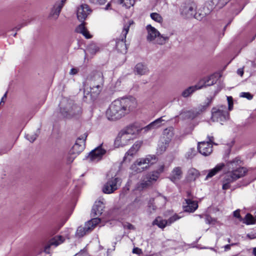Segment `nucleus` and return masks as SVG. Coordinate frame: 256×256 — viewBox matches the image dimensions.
<instances>
[{"label": "nucleus", "mask_w": 256, "mask_h": 256, "mask_svg": "<svg viewBox=\"0 0 256 256\" xmlns=\"http://www.w3.org/2000/svg\"><path fill=\"white\" fill-rule=\"evenodd\" d=\"M76 32L82 34L86 38H90L92 37L91 35L89 34V32L88 31L83 24L78 26L76 28Z\"/></svg>", "instance_id": "obj_30"}, {"label": "nucleus", "mask_w": 256, "mask_h": 256, "mask_svg": "<svg viewBox=\"0 0 256 256\" xmlns=\"http://www.w3.org/2000/svg\"><path fill=\"white\" fill-rule=\"evenodd\" d=\"M6 94H7V92H6L4 94V96H2V100H1V101L0 102V104L2 102H4L3 100L4 98H6Z\"/></svg>", "instance_id": "obj_59"}, {"label": "nucleus", "mask_w": 256, "mask_h": 256, "mask_svg": "<svg viewBox=\"0 0 256 256\" xmlns=\"http://www.w3.org/2000/svg\"><path fill=\"white\" fill-rule=\"evenodd\" d=\"M196 6L194 4H188L182 6L181 10V14L187 18L194 16L198 20H200L204 17L208 13V12H201L200 13L198 12H196Z\"/></svg>", "instance_id": "obj_8"}, {"label": "nucleus", "mask_w": 256, "mask_h": 256, "mask_svg": "<svg viewBox=\"0 0 256 256\" xmlns=\"http://www.w3.org/2000/svg\"><path fill=\"white\" fill-rule=\"evenodd\" d=\"M242 162L239 157H236L226 164L228 170H239V168H244L242 166Z\"/></svg>", "instance_id": "obj_23"}, {"label": "nucleus", "mask_w": 256, "mask_h": 256, "mask_svg": "<svg viewBox=\"0 0 256 256\" xmlns=\"http://www.w3.org/2000/svg\"><path fill=\"white\" fill-rule=\"evenodd\" d=\"M234 244H226V245L224 246V251L225 252L228 251V250H230V249L231 246H234Z\"/></svg>", "instance_id": "obj_54"}, {"label": "nucleus", "mask_w": 256, "mask_h": 256, "mask_svg": "<svg viewBox=\"0 0 256 256\" xmlns=\"http://www.w3.org/2000/svg\"><path fill=\"white\" fill-rule=\"evenodd\" d=\"M132 140L133 139L132 138L121 130L114 141V146L118 148L124 146L129 144Z\"/></svg>", "instance_id": "obj_14"}, {"label": "nucleus", "mask_w": 256, "mask_h": 256, "mask_svg": "<svg viewBox=\"0 0 256 256\" xmlns=\"http://www.w3.org/2000/svg\"><path fill=\"white\" fill-rule=\"evenodd\" d=\"M240 210H237L234 212V216L239 219L240 220L242 221V219L240 216Z\"/></svg>", "instance_id": "obj_48"}, {"label": "nucleus", "mask_w": 256, "mask_h": 256, "mask_svg": "<svg viewBox=\"0 0 256 256\" xmlns=\"http://www.w3.org/2000/svg\"><path fill=\"white\" fill-rule=\"evenodd\" d=\"M92 12V9L88 4H82L77 8L76 16L80 22H84Z\"/></svg>", "instance_id": "obj_15"}, {"label": "nucleus", "mask_w": 256, "mask_h": 256, "mask_svg": "<svg viewBox=\"0 0 256 256\" xmlns=\"http://www.w3.org/2000/svg\"><path fill=\"white\" fill-rule=\"evenodd\" d=\"M199 176L198 171L195 168H190L188 172V178L190 180H195Z\"/></svg>", "instance_id": "obj_33"}, {"label": "nucleus", "mask_w": 256, "mask_h": 256, "mask_svg": "<svg viewBox=\"0 0 256 256\" xmlns=\"http://www.w3.org/2000/svg\"><path fill=\"white\" fill-rule=\"evenodd\" d=\"M243 223L246 224H255V220L252 216L250 214H248L245 218L242 220Z\"/></svg>", "instance_id": "obj_36"}, {"label": "nucleus", "mask_w": 256, "mask_h": 256, "mask_svg": "<svg viewBox=\"0 0 256 256\" xmlns=\"http://www.w3.org/2000/svg\"><path fill=\"white\" fill-rule=\"evenodd\" d=\"M150 16L152 19L155 22L160 24H162L163 22V18L159 14L156 12H152L150 14Z\"/></svg>", "instance_id": "obj_38"}, {"label": "nucleus", "mask_w": 256, "mask_h": 256, "mask_svg": "<svg viewBox=\"0 0 256 256\" xmlns=\"http://www.w3.org/2000/svg\"><path fill=\"white\" fill-rule=\"evenodd\" d=\"M156 162V157L148 156L146 158L138 159L130 166L133 172L139 173L148 169L150 166Z\"/></svg>", "instance_id": "obj_4"}, {"label": "nucleus", "mask_w": 256, "mask_h": 256, "mask_svg": "<svg viewBox=\"0 0 256 256\" xmlns=\"http://www.w3.org/2000/svg\"><path fill=\"white\" fill-rule=\"evenodd\" d=\"M74 256H90L85 250H80L78 253L76 254Z\"/></svg>", "instance_id": "obj_50"}, {"label": "nucleus", "mask_w": 256, "mask_h": 256, "mask_svg": "<svg viewBox=\"0 0 256 256\" xmlns=\"http://www.w3.org/2000/svg\"><path fill=\"white\" fill-rule=\"evenodd\" d=\"M154 182L150 178H146V176L144 178L140 183V186L142 188H146L152 184Z\"/></svg>", "instance_id": "obj_39"}, {"label": "nucleus", "mask_w": 256, "mask_h": 256, "mask_svg": "<svg viewBox=\"0 0 256 256\" xmlns=\"http://www.w3.org/2000/svg\"><path fill=\"white\" fill-rule=\"evenodd\" d=\"M253 254L254 256H256V248H254L253 250Z\"/></svg>", "instance_id": "obj_61"}, {"label": "nucleus", "mask_w": 256, "mask_h": 256, "mask_svg": "<svg viewBox=\"0 0 256 256\" xmlns=\"http://www.w3.org/2000/svg\"><path fill=\"white\" fill-rule=\"evenodd\" d=\"M237 74L240 76H243V74H244V70H243V68H238L237 70Z\"/></svg>", "instance_id": "obj_56"}, {"label": "nucleus", "mask_w": 256, "mask_h": 256, "mask_svg": "<svg viewBox=\"0 0 256 256\" xmlns=\"http://www.w3.org/2000/svg\"><path fill=\"white\" fill-rule=\"evenodd\" d=\"M205 222L206 224H215L217 221L216 219L212 218L209 216H206L205 218Z\"/></svg>", "instance_id": "obj_41"}, {"label": "nucleus", "mask_w": 256, "mask_h": 256, "mask_svg": "<svg viewBox=\"0 0 256 256\" xmlns=\"http://www.w3.org/2000/svg\"><path fill=\"white\" fill-rule=\"evenodd\" d=\"M134 71L136 74L140 76L146 74L148 72L147 66L141 62L136 65Z\"/></svg>", "instance_id": "obj_26"}, {"label": "nucleus", "mask_w": 256, "mask_h": 256, "mask_svg": "<svg viewBox=\"0 0 256 256\" xmlns=\"http://www.w3.org/2000/svg\"><path fill=\"white\" fill-rule=\"evenodd\" d=\"M180 217L177 214H174L171 216L168 220H167L168 224L170 225L175 221L180 219Z\"/></svg>", "instance_id": "obj_42"}, {"label": "nucleus", "mask_w": 256, "mask_h": 256, "mask_svg": "<svg viewBox=\"0 0 256 256\" xmlns=\"http://www.w3.org/2000/svg\"><path fill=\"white\" fill-rule=\"evenodd\" d=\"M110 6V4H109V3H108V4L106 5V7L105 8V10H108V7H109Z\"/></svg>", "instance_id": "obj_62"}, {"label": "nucleus", "mask_w": 256, "mask_h": 256, "mask_svg": "<svg viewBox=\"0 0 256 256\" xmlns=\"http://www.w3.org/2000/svg\"><path fill=\"white\" fill-rule=\"evenodd\" d=\"M122 181L120 178L114 176L107 178L106 182L104 184L102 190L106 194H111L114 193L120 186Z\"/></svg>", "instance_id": "obj_9"}, {"label": "nucleus", "mask_w": 256, "mask_h": 256, "mask_svg": "<svg viewBox=\"0 0 256 256\" xmlns=\"http://www.w3.org/2000/svg\"><path fill=\"white\" fill-rule=\"evenodd\" d=\"M163 134L166 136V140H164V142H162V144H159L158 145L159 149L162 152L165 151L168 146L169 142L174 136V128L172 127H169L164 129Z\"/></svg>", "instance_id": "obj_16"}, {"label": "nucleus", "mask_w": 256, "mask_h": 256, "mask_svg": "<svg viewBox=\"0 0 256 256\" xmlns=\"http://www.w3.org/2000/svg\"><path fill=\"white\" fill-rule=\"evenodd\" d=\"M112 1L122 4L123 6L126 8H130L133 6L135 2L134 0H112Z\"/></svg>", "instance_id": "obj_32"}, {"label": "nucleus", "mask_w": 256, "mask_h": 256, "mask_svg": "<svg viewBox=\"0 0 256 256\" xmlns=\"http://www.w3.org/2000/svg\"><path fill=\"white\" fill-rule=\"evenodd\" d=\"M61 113L64 117H68V111H64L61 110Z\"/></svg>", "instance_id": "obj_57"}, {"label": "nucleus", "mask_w": 256, "mask_h": 256, "mask_svg": "<svg viewBox=\"0 0 256 256\" xmlns=\"http://www.w3.org/2000/svg\"><path fill=\"white\" fill-rule=\"evenodd\" d=\"M26 138L30 142H34L36 139V138H37V135L35 134H27L25 136Z\"/></svg>", "instance_id": "obj_44"}, {"label": "nucleus", "mask_w": 256, "mask_h": 256, "mask_svg": "<svg viewBox=\"0 0 256 256\" xmlns=\"http://www.w3.org/2000/svg\"><path fill=\"white\" fill-rule=\"evenodd\" d=\"M122 130L132 139L135 138L140 132V128L135 124L130 125Z\"/></svg>", "instance_id": "obj_21"}, {"label": "nucleus", "mask_w": 256, "mask_h": 256, "mask_svg": "<svg viewBox=\"0 0 256 256\" xmlns=\"http://www.w3.org/2000/svg\"><path fill=\"white\" fill-rule=\"evenodd\" d=\"M52 246L50 245V244L48 242L44 248V252L46 254H50V248Z\"/></svg>", "instance_id": "obj_47"}, {"label": "nucleus", "mask_w": 256, "mask_h": 256, "mask_svg": "<svg viewBox=\"0 0 256 256\" xmlns=\"http://www.w3.org/2000/svg\"><path fill=\"white\" fill-rule=\"evenodd\" d=\"M153 224L158 226L159 228H163L168 224L167 220H163L160 217H158L153 222Z\"/></svg>", "instance_id": "obj_34"}, {"label": "nucleus", "mask_w": 256, "mask_h": 256, "mask_svg": "<svg viewBox=\"0 0 256 256\" xmlns=\"http://www.w3.org/2000/svg\"><path fill=\"white\" fill-rule=\"evenodd\" d=\"M142 144V141H136L126 152L124 158V162H130L134 156L137 152Z\"/></svg>", "instance_id": "obj_17"}, {"label": "nucleus", "mask_w": 256, "mask_h": 256, "mask_svg": "<svg viewBox=\"0 0 256 256\" xmlns=\"http://www.w3.org/2000/svg\"><path fill=\"white\" fill-rule=\"evenodd\" d=\"M165 116H161L160 118H157L154 122H151V126L153 127L154 129H156L160 128L162 126H163L166 122L168 120H165L164 118Z\"/></svg>", "instance_id": "obj_29"}, {"label": "nucleus", "mask_w": 256, "mask_h": 256, "mask_svg": "<svg viewBox=\"0 0 256 256\" xmlns=\"http://www.w3.org/2000/svg\"><path fill=\"white\" fill-rule=\"evenodd\" d=\"M133 24L132 20H130L128 24L124 25L120 38L116 40V48L120 52H126V47L125 44V39L128 34L130 26Z\"/></svg>", "instance_id": "obj_11"}, {"label": "nucleus", "mask_w": 256, "mask_h": 256, "mask_svg": "<svg viewBox=\"0 0 256 256\" xmlns=\"http://www.w3.org/2000/svg\"><path fill=\"white\" fill-rule=\"evenodd\" d=\"M166 198L161 195L156 196L154 199L150 200L148 207L153 210H155L158 207H160L164 206L166 203Z\"/></svg>", "instance_id": "obj_18"}, {"label": "nucleus", "mask_w": 256, "mask_h": 256, "mask_svg": "<svg viewBox=\"0 0 256 256\" xmlns=\"http://www.w3.org/2000/svg\"><path fill=\"white\" fill-rule=\"evenodd\" d=\"M86 50L90 54H94L99 51L100 48L96 44L91 43L88 46Z\"/></svg>", "instance_id": "obj_35"}, {"label": "nucleus", "mask_w": 256, "mask_h": 256, "mask_svg": "<svg viewBox=\"0 0 256 256\" xmlns=\"http://www.w3.org/2000/svg\"><path fill=\"white\" fill-rule=\"evenodd\" d=\"M216 2H226V4L227 3V0H216Z\"/></svg>", "instance_id": "obj_60"}, {"label": "nucleus", "mask_w": 256, "mask_h": 256, "mask_svg": "<svg viewBox=\"0 0 256 256\" xmlns=\"http://www.w3.org/2000/svg\"><path fill=\"white\" fill-rule=\"evenodd\" d=\"M147 40L155 44L162 45L168 40V37L164 36L154 27L149 24L146 26Z\"/></svg>", "instance_id": "obj_7"}, {"label": "nucleus", "mask_w": 256, "mask_h": 256, "mask_svg": "<svg viewBox=\"0 0 256 256\" xmlns=\"http://www.w3.org/2000/svg\"><path fill=\"white\" fill-rule=\"evenodd\" d=\"M246 173V168H240L239 170H228L222 180V186L224 190H227L230 187V184L238 179L245 176Z\"/></svg>", "instance_id": "obj_3"}, {"label": "nucleus", "mask_w": 256, "mask_h": 256, "mask_svg": "<svg viewBox=\"0 0 256 256\" xmlns=\"http://www.w3.org/2000/svg\"><path fill=\"white\" fill-rule=\"evenodd\" d=\"M100 222V219L98 218H92L86 222L84 226H80L78 228L76 236L78 238L84 236L87 233L91 232Z\"/></svg>", "instance_id": "obj_10"}, {"label": "nucleus", "mask_w": 256, "mask_h": 256, "mask_svg": "<svg viewBox=\"0 0 256 256\" xmlns=\"http://www.w3.org/2000/svg\"><path fill=\"white\" fill-rule=\"evenodd\" d=\"M164 168V166H161V168H160V172H162L163 171Z\"/></svg>", "instance_id": "obj_63"}, {"label": "nucleus", "mask_w": 256, "mask_h": 256, "mask_svg": "<svg viewBox=\"0 0 256 256\" xmlns=\"http://www.w3.org/2000/svg\"><path fill=\"white\" fill-rule=\"evenodd\" d=\"M186 204L184 205V211L188 212H194L198 208V204L196 201L190 199L186 200Z\"/></svg>", "instance_id": "obj_24"}, {"label": "nucleus", "mask_w": 256, "mask_h": 256, "mask_svg": "<svg viewBox=\"0 0 256 256\" xmlns=\"http://www.w3.org/2000/svg\"><path fill=\"white\" fill-rule=\"evenodd\" d=\"M64 241V238L61 236H57L50 240L49 243L52 246H54L55 247L62 244Z\"/></svg>", "instance_id": "obj_28"}, {"label": "nucleus", "mask_w": 256, "mask_h": 256, "mask_svg": "<svg viewBox=\"0 0 256 256\" xmlns=\"http://www.w3.org/2000/svg\"><path fill=\"white\" fill-rule=\"evenodd\" d=\"M151 122L148 124L147 126H145L144 128L140 129V131L144 130L145 132H146L150 130L154 129L152 126H151Z\"/></svg>", "instance_id": "obj_49"}, {"label": "nucleus", "mask_w": 256, "mask_h": 256, "mask_svg": "<svg viewBox=\"0 0 256 256\" xmlns=\"http://www.w3.org/2000/svg\"><path fill=\"white\" fill-rule=\"evenodd\" d=\"M124 226L125 228H126L128 230H134V226L130 223H126V224H124Z\"/></svg>", "instance_id": "obj_51"}, {"label": "nucleus", "mask_w": 256, "mask_h": 256, "mask_svg": "<svg viewBox=\"0 0 256 256\" xmlns=\"http://www.w3.org/2000/svg\"><path fill=\"white\" fill-rule=\"evenodd\" d=\"M104 208V206L102 202L101 201L96 202L92 210V216H100L103 212Z\"/></svg>", "instance_id": "obj_22"}, {"label": "nucleus", "mask_w": 256, "mask_h": 256, "mask_svg": "<svg viewBox=\"0 0 256 256\" xmlns=\"http://www.w3.org/2000/svg\"><path fill=\"white\" fill-rule=\"evenodd\" d=\"M211 2L212 3V6H217L218 8H222L226 5V2H216V0H210Z\"/></svg>", "instance_id": "obj_43"}, {"label": "nucleus", "mask_w": 256, "mask_h": 256, "mask_svg": "<svg viewBox=\"0 0 256 256\" xmlns=\"http://www.w3.org/2000/svg\"><path fill=\"white\" fill-rule=\"evenodd\" d=\"M182 170L180 167H176L172 170L170 176V180L173 182L179 180L182 176Z\"/></svg>", "instance_id": "obj_27"}, {"label": "nucleus", "mask_w": 256, "mask_h": 256, "mask_svg": "<svg viewBox=\"0 0 256 256\" xmlns=\"http://www.w3.org/2000/svg\"><path fill=\"white\" fill-rule=\"evenodd\" d=\"M104 82V77L102 74H96L90 82V92L88 90H86V88H84V96H86V95L88 94L89 93L92 97L98 96L102 89Z\"/></svg>", "instance_id": "obj_5"}, {"label": "nucleus", "mask_w": 256, "mask_h": 256, "mask_svg": "<svg viewBox=\"0 0 256 256\" xmlns=\"http://www.w3.org/2000/svg\"><path fill=\"white\" fill-rule=\"evenodd\" d=\"M208 106V104H204L200 105L198 108H196L194 112H195V115L194 116H196L198 114H200L202 112H204L207 108Z\"/></svg>", "instance_id": "obj_37"}, {"label": "nucleus", "mask_w": 256, "mask_h": 256, "mask_svg": "<svg viewBox=\"0 0 256 256\" xmlns=\"http://www.w3.org/2000/svg\"><path fill=\"white\" fill-rule=\"evenodd\" d=\"M199 90L198 87H197V85L191 86L185 89L182 93V96L184 98H187L190 96L193 92H194L196 90Z\"/></svg>", "instance_id": "obj_31"}, {"label": "nucleus", "mask_w": 256, "mask_h": 256, "mask_svg": "<svg viewBox=\"0 0 256 256\" xmlns=\"http://www.w3.org/2000/svg\"><path fill=\"white\" fill-rule=\"evenodd\" d=\"M240 96L248 100H250L252 98L253 96L250 92H242L240 94Z\"/></svg>", "instance_id": "obj_45"}, {"label": "nucleus", "mask_w": 256, "mask_h": 256, "mask_svg": "<svg viewBox=\"0 0 256 256\" xmlns=\"http://www.w3.org/2000/svg\"><path fill=\"white\" fill-rule=\"evenodd\" d=\"M141 252V250L138 248H135L132 250V252L134 254H139Z\"/></svg>", "instance_id": "obj_53"}, {"label": "nucleus", "mask_w": 256, "mask_h": 256, "mask_svg": "<svg viewBox=\"0 0 256 256\" xmlns=\"http://www.w3.org/2000/svg\"><path fill=\"white\" fill-rule=\"evenodd\" d=\"M64 0L56 2L50 12V16L54 19H56L64 5Z\"/></svg>", "instance_id": "obj_20"}, {"label": "nucleus", "mask_w": 256, "mask_h": 256, "mask_svg": "<svg viewBox=\"0 0 256 256\" xmlns=\"http://www.w3.org/2000/svg\"><path fill=\"white\" fill-rule=\"evenodd\" d=\"M88 134L84 133L78 137L74 144L72 146L69 152V157L68 158V161L72 162L76 156L78 155L84 148L85 141L87 138Z\"/></svg>", "instance_id": "obj_6"}, {"label": "nucleus", "mask_w": 256, "mask_h": 256, "mask_svg": "<svg viewBox=\"0 0 256 256\" xmlns=\"http://www.w3.org/2000/svg\"><path fill=\"white\" fill-rule=\"evenodd\" d=\"M106 0H89L90 2L96 4H103L106 2Z\"/></svg>", "instance_id": "obj_46"}, {"label": "nucleus", "mask_w": 256, "mask_h": 256, "mask_svg": "<svg viewBox=\"0 0 256 256\" xmlns=\"http://www.w3.org/2000/svg\"><path fill=\"white\" fill-rule=\"evenodd\" d=\"M190 151H191V152H192V154L190 155L189 154H188V158H193V156H194V154H192V153H194L195 152V150H190Z\"/></svg>", "instance_id": "obj_58"}, {"label": "nucleus", "mask_w": 256, "mask_h": 256, "mask_svg": "<svg viewBox=\"0 0 256 256\" xmlns=\"http://www.w3.org/2000/svg\"><path fill=\"white\" fill-rule=\"evenodd\" d=\"M78 70L76 68H72L70 72V74L72 75H74L76 74L78 72Z\"/></svg>", "instance_id": "obj_52"}, {"label": "nucleus", "mask_w": 256, "mask_h": 256, "mask_svg": "<svg viewBox=\"0 0 256 256\" xmlns=\"http://www.w3.org/2000/svg\"><path fill=\"white\" fill-rule=\"evenodd\" d=\"M159 176V172H152L146 176V178H150L154 182H156Z\"/></svg>", "instance_id": "obj_40"}, {"label": "nucleus", "mask_w": 256, "mask_h": 256, "mask_svg": "<svg viewBox=\"0 0 256 256\" xmlns=\"http://www.w3.org/2000/svg\"><path fill=\"white\" fill-rule=\"evenodd\" d=\"M228 108V109L226 106H220L213 108L211 110V120L214 122H218L222 124L228 120L230 118L228 111L232 109L233 102L231 96L227 98Z\"/></svg>", "instance_id": "obj_2"}, {"label": "nucleus", "mask_w": 256, "mask_h": 256, "mask_svg": "<svg viewBox=\"0 0 256 256\" xmlns=\"http://www.w3.org/2000/svg\"><path fill=\"white\" fill-rule=\"evenodd\" d=\"M224 166V163H220L218 164L214 168L208 170V173L205 178V180H208L216 175L223 169Z\"/></svg>", "instance_id": "obj_25"}, {"label": "nucleus", "mask_w": 256, "mask_h": 256, "mask_svg": "<svg viewBox=\"0 0 256 256\" xmlns=\"http://www.w3.org/2000/svg\"><path fill=\"white\" fill-rule=\"evenodd\" d=\"M208 142H202L198 144V150L202 154L206 156L210 154L212 151V142L213 136L208 137Z\"/></svg>", "instance_id": "obj_13"}, {"label": "nucleus", "mask_w": 256, "mask_h": 256, "mask_svg": "<svg viewBox=\"0 0 256 256\" xmlns=\"http://www.w3.org/2000/svg\"><path fill=\"white\" fill-rule=\"evenodd\" d=\"M137 106L136 98H122L112 102L106 111V116L110 120L120 119L133 110Z\"/></svg>", "instance_id": "obj_1"}, {"label": "nucleus", "mask_w": 256, "mask_h": 256, "mask_svg": "<svg viewBox=\"0 0 256 256\" xmlns=\"http://www.w3.org/2000/svg\"><path fill=\"white\" fill-rule=\"evenodd\" d=\"M106 153V150L102 148L101 144L90 152L87 157V160L90 162H98L102 160Z\"/></svg>", "instance_id": "obj_12"}, {"label": "nucleus", "mask_w": 256, "mask_h": 256, "mask_svg": "<svg viewBox=\"0 0 256 256\" xmlns=\"http://www.w3.org/2000/svg\"><path fill=\"white\" fill-rule=\"evenodd\" d=\"M216 82L214 76L211 75L200 80L196 84L199 90L213 85Z\"/></svg>", "instance_id": "obj_19"}, {"label": "nucleus", "mask_w": 256, "mask_h": 256, "mask_svg": "<svg viewBox=\"0 0 256 256\" xmlns=\"http://www.w3.org/2000/svg\"><path fill=\"white\" fill-rule=\"evenodd\" d=\"M127 208L129 210H134L136 209V206H134V204H130Z\"/></svg>", "instance_id": "obj_55"}, {"label": "nucleus", "mask_w": 256, "mask_h": 256, "mask_svg": "<svg viewBox=\"0 0 256 256\" xmlns=\"http://www.w3.org/2000/svg\"><path fill=\"white\" fill-rule=\"evenodd\" d=\"M228 242H230V238H228Z\"/></svg>", "instance_id": "obj_64"}]
</instances>
